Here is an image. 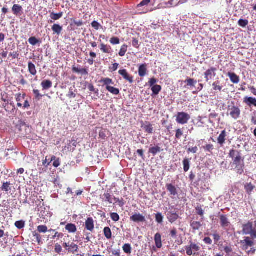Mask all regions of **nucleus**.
<instances>
[{"mask_svg":"<svg viewBox=\"0 0 256 256\" xmlns=\"http://www.w3.org/2000/svg\"><path fill=\"white\" fill-rule=\"evenodd\" d=\"M15 226L18 229H22L24 226V222L22 220L17 221L15 222Z\"/></svg>","mask_w":256,"mask_h":256,"instance_id":"obj_55","label":"nucleus"},{"mask_svg":"<svg viewBox=\"0 0 256 256\" xmlns=\"http://www.w3.org/2000/svg\"><path fill=\"white\" fill-rule=\"evenodd\" d=\"M229 156L232 158V165L234 166L237 172L242 174L244 172V158L242 156L240 151L232 149L229 152Z\"/></svg>","mask_w":256,"mask_h":256,"instance_id":"obj_1","label":"nucleus"},{"mask_svg":"<svg viewBox=\"0 0 256 256\" xmlns=\"http://www.w3.org/2000/svg\"><path fill=\"white\" fill-rule=\"evenodd\" d=\"M227 76L230 78L231 82L234 84H238L240 82V78L235 73L228 72Z\"/></svg>","mask_w":256,"mask_h":256,"instance_id":"obj_21","label":"nucleus"},{"mask_svg":"<svg viewBox=\"0 0 256 256\" xmlns=\"http://www.w3.org/2000/svg\"><path fill=\"white\" fill-rule=\"evenodd\" d=\"M28 70L32 76H36L37 73L35 65L31 62H28Z\"/></svg>","mask_w":256,"mask_h":256,"instance_id":"obj_24","label":"nucleus"},{"mask_svg":"<svg viewBox=\"0 0 256 256\" xmlns=\"http://www.w3.org/2000/svg\"><path fill=\"white\" fill-rule=\"evenodd\" d=\"M190 119V115L185 112H179L176 116V122L181 124H187Z\"/></svg>","mask_w":256,"mask_h":256,"instance_id":"obj_6","label":"nucleus"},{"mask_svg":"<svg viewBox=\"0 0 256 256\" xmlns=\"http://www.w3.org/2000/svg\"><path fill=\"white\" fill-rule=\"evenodd\" d=\"M63 16V12H60L58 14H54V12L50 14V18L54 20H57L60 19Z\"/></svg>","mask_w":256,"mask_h":256,"instance_id":"obj_38","label":"nucleus"},{"mask_svg":"<svg viewBox=\"0 0 256 256\" xmlns=\"http://www.w3.org/2000/svg\"><path fill=\"white\" fill-rule=\"evenodd\" d=\"M33 236L36 239V240L38 242V244H40L42 239L40 235L37 233L36 232H34L33 233Z\"/></svg>","mask_w":256,"mask_h":256,"instance_id":"obj_62","label":"nucleus"},{"mask_svg":"<svg viewBox=\"0 0 256 256\" xmlns=\"http://www.w3.org/2000/svg\"><path fill=\"white\" fill-rule=\"evenodd\" d=\"M100 198L102 202H107L109 204H112L113 202L112 200H114V196L110 194V193L108 191H106L103 195L101 196Z\"/></svg>","mask_w":256,"mask_h":256,"instance_id":"obj_11","label":"nucleus"},{"mask_svg":"<svg viewBox=\"0 0 256 256\" xmlns=\"http://www.w3.org/2000/svg\"><path fill=\"white\" fill-rule=\"evenodd\" d=\"M12 11L14 14L16 16H19L22 14V8L19 4H15L12 8Z\"/></svg>","mask_w":256,"mask_h":256,"instance_id":"obj_19","label":"nucleus"},{"mask_svg":"<svg viewBox=\"0 0 256 256\" xmlns=\"http://www.w3.org/2000/svg\"><path fill=\"white\" fill-rule=\"evenodd\" d=\"M252 222H248L243 225L242 232L244 234H250L252 238H256V228H252Z\"/></svg>","mask_w":256,"mask_h":256,"instance_id":"obj_5","label":"nucleus"},{"mask_svg":"<svg viewBox=\"0 0 256 256\" xmlns=\"http://www.w3.org/2000/svg\"><path fill=\"white\" fill-rule=\"evenodd\" d=\"M214 240L215 244H217L218 241L220 240V236L219 234L214 233L212 234Z\"/></svg>","mask_w":256,"mask_h":256,"instance_id":"obj_64","label":"nucleus"},{"mask_svg":"<svg viewBox=\"0 0 256 256\" xmlns=\"http://www.w3.org/2000/svg\"><path fill=\"white\" fill-rule=\"evenodd\" d=\"M127 50H128L127 45L123 44L119 52V53H118L119 56H124L125 55L126 52H127Z\"/></svg>","mask_w":256,"mask_h":256,"instance_id":"obj_44","label":"nucleus"},{"mask_svg":"<svg viewBox=\"0 0 256 256\" xmlns=\"http://www.w3.org/2000/svg\"><path fill=\"white\" fill-rule=\"evenodd\" d=\"M155 218H156V221L158 224H162V223L163 220H164V216L162 215V213L158 212L157 214H156Z\"/></svg>","mask_w":256,"mask_h":256,"instance_id":"obj_45","label":"nucleus"},{"mask_svg":"<svg viewBox=\"0 0 256 256\" xmlns=\"http://www.w3.org/2000/svg\"><path fill=\"white\" fill-rule=\"evenodd\" d=\"M52 161L54 162L52 165L54 167L58 168L60 166V158H57L54 156H52L51 158L50 162Z\"/></svg>","mask_w":256,"mask_h":256,"instance_id":"obj_39","label":"nucleus"},{"mask_svg":"<svg viewBox=\"0 0 256 256\" xmlns=\"http://www.w3.org/2000/svg\"><path fill=\"white\" fill-rule=\"evenodd\" d=\"M28 42L30 44L35 46L39 42V40L36 37L32 36L28 39Z\"/></svg>","mask_w":256,"mask_h":256,"instance_id":"obj_51","label":"nucleus"},{"mask_svg":"<svg viewBox=\"0 0 256 256\" xmlns=\"http://www.w3.org/2000/svg\"><path fill=\"white\" fill-rule=\"evenodd\" d=\"M38 230L40 232L45 233L48 231V228L46 226L40 225L38 226Z\"/></svg>","mask_w":256,"mask_h":256,"instance_id":"obj_54","label":"nucleus"},{"mask_svg":"<svg viewBox=\"0 0 256 256\" xmlns=\"http://www.w3.org/2000/svg\"><path fill=\"white\" fill-rule=\"evenodd\" d=\"M176 210V208H175L174 206H172L169 208L166 214L168 222L171 224L174 223L180 218Z\"/></svg>","mask_w":256,"mask_h":256,"instance_id":"obj_4","label":"nucleus"},{"mask_svg":"<svg viewBox=\"0 0 256 256\" xmlns=\"http://www.w3.org/2000/svg\"><path fill=\"white\" fill-rule=\"evenodd\" d=\"M220 224L222 227L226 228L230 225V222L225 215L220 216Z\"/></svg>","mask_w":256,"mask_h":256,"instance_id":"obj_16","label":"nucleus"},{"mask_svg":"<svg viewBox=\"0 0 256 256\" xmlns=\"http://www.w3.org/2000/svg\"><path fill=\"white\" fill-rule=\"evenodd\" d=\"M138 74L140 77H144L146 74L147 68L146 64H142L138 68Z\"/></svg>","mask_w":256,"mask_h":256,"instance_id":"obj_26","label":"nucleus"},{"mask_svg":"<svg viewBox=\"0 0 256 256\" xmlns=\"http://www.w3.org/2000/svg\"><path fill=\"white\" fill-rule=\"evenodd\" d=\"M150 2V0H142L137 5V8L147 6Z\"/></svg>","mask_w":256,"mask_h":256,"instance_id":"obj_61","label":"nucleus"},{"mask_svg":"<svg viewBox=\"0 0 256 256\" xmlns=\"http://www.w3.org/2000/svg\"><path fill=\"white\" fill-rule=\"evenodd\" d=\"M218 70V68L216 67H210L208 68L204 72V76L206 82H208L210 80H212L213 78L216 76V72Z\"/></svg>","mask_w":256,"mask_h":256,"instance_id":"obj_7","label":"nucleus"},{"mask_svg":"<svg viewBox=\"0 0 256 256\" xmlns=\"http://www.w3.org/2000/svg\"><path fill=\"white\" fill-rule=\"evenodd\" d=\"M33 93L34 95V98L36 100H40L41 98L43 96V95L41 94L40 93V91L38 90L34 89Z\"/></svg>","mask_w":256,"mask_h":256,"instance_id":"obj_47","label":"nucleus"},{"mask_svg":"<svg viewBox=\"0 0 256 256\" xmlns=\"http://www.w3.org/2000/svg\"><path fill=\"white\" fill-rule=\"evenodd\" d=\"M10 182H3L2 187L0 188L2 190L6 192L7 193L10 192L12 190V188L10 187Z\"/></svg>","mask_w":256,"mask_h":256,"instance_id":"obj_27","label":"nucleus"},{"mask_svg":"<svg viewBox=\"0 0 256 256\" xmlns=\"http://www.w3.org/2000/svg\"><path fill=\"white\" fill-rule=\"evenodd\" d=\"M184 170L185 172H187L190 168V160L186 158L183 160Z\"/></svg>","mask_w":256,"mask_h":256,"instance_id":"obj_40","label":"nucleus"},{"mask_svg":"<svg viewBox=\"0 0 256 256\" xmlns=\"http://www.w3.org/2000/svg\"><path fill=\"white\" fill-rule=\"evenodd\" d=\"M161 151V148L158 146H156L150 148L148 153L152 154L154 156H155L157 154L160 152Z\"/></svg>","mask_w":256,"mask_h":256,"instance_id":"obj_28","label":"nucleus"},{"mask_svg":"<svg viewBox=\"0 0 256 256\" xmlns=\"http://www.w3.org/2000/svg\"><path fill=\"white\" fill-rule=\"evenodd\" d=\"M62 248L60 244H56L54 246V251L58 254H60L62 252Z\"/></svg>","mask_w":256,"mask_h":256,"instance_id":"obj_57","label":"nucleus"},{"mask_svg":"<svg viewBox=\"0 0 256 256\" xmlns=\"http://www.w3.org/2000/svg\"><path fill=\"white\" fill-rule=\"evenodd\" d=\"M254 188L255 186L251 182L247 183L244 186V189L248 194H252Z\"/></svg>","mask_w":256,"mask_h":256,"instance_id":"obj_34","label":"nucleus"},{"mask_svg":"<svg viewBox=\"0 0 256 256\" xmlns=\"http://www.w3.org/2000/svg\"><path fill=\"white\" fill-rule=\"evenodd\" d=\"M107 129H103L99 132V138L102 140H105L107 137V134L108 132Z\"/></svg>","mask_w":256,"mask_h":256,"instance_id":"obj_42","label":"nucleus"},{"mask_svg":"<svg viewBox=\"0 0 256 256\" xmlns=\"http://www.w3.org/2000/svg\"><path fill=\"white\" fill-rule=\"evenodd\" d=\"M244 102L250 107L252 106L256 107V98H254L246 96L244 98Z\"/></svg>","mask_w":256,"mask_h":256,"instance_id":"obj_14","label":"nucleus"},{"mask_svg":"<svg viewBox=\"0 0 256 256\" xmlns=\"http://www.w3.org/2000/svg\"><path fill=\"white\" fill-rule=\"evenodd\" d=\"M120 40L118 37H112L110 40V42L112 44H120Z\"/></svg>","mask_w":256,"mask_h":256,"instance_id":"obj_58","label":"nucleus"},{"mask_svg":"<svg viewBox=\"0 0 256 256\" xmlns=\"http://www.w3.org/2000/svg\"><path fill=\"white\" fill-rule=\"evenodd\" d=\"M99 82L103 84V86H110V84H114L112 80L108 78H102L99 81Z\"/></svg>","mask_w":256,"mask_h":256,"instance_id":"obj_33","label":"nucleus"},{"mask_svg":"<svg viewBox=\"0 0 256 256\" xmlns=\"http://www.w3.org/2000/svg\"><path fill=\"white\" fill-rule=\"evenodd\" d=\"M124 252L127 254H130L132 248L131 245L129 244H126L122 246Z\"/></svg>","mask_w":256,"mask_h":256,"instance_id":"obj_43","label":"nucleus"},{"mask_svg":"<svg viewBox=\"0 0 256 256\" xmlns=\"http://www.w3.org/2000/svg\"><path fill=\"white\" fill-rule=\"evenodd\" d=\"M106 88L107 90L113 94L118 95L120 94V90L118 88H115L113 86H106Z\"/></svg>","mask_w":256,"mask_h":256,"instance_id":"obj_37","label":"nucleus"},{"mask_svg":"<svg viewBox=\"0 0 256 256\" xmlns=\"http://www.w3.org/2000/svg\"><path fill=\"white\" fill-rule=\"evenodd\" d=\"M118 74L122 76V78L126 81L128 82L130 84L134 82V78L132 76L130 75L125 69L120 70L118 71Z\"/></svg>","mask_w":256,"mask_h":256,"instance_id":"obj_9","label":"nucleus"},{"mask_svg":"<svg viewBox=\"0 0 256 256\" xmlns=\"http://www.w3.org/2000/svg\"><path fill=\"white\" fill-rule=\"evenodd\" d=\"M65 228L70 233H74L76 232V226L74 224H68L66 225Z\"/></svg>","mask_w":256,"mask_h":256,"instance_id":"obj_32","label":"nucleus"},{"mask_svg":"<svg viewBox=\"0 0 256 256\" xmlns=\"http://www.w3.org/2000/svg\"><path fill=\"white\" fill-rule=\"evenodd\" d=\"M88 88L90 92H94L97 96L98 95V90L96 89L92 84H90L88 86Z\"/></svg>","mask_w":256,"mask_h":256,"instance_id":"obj_59","label":"nucleus"},{"mask_svg":"<svg viewBox=\"0 0 256 256\" xmlns=\"http://www.w3.org/2000/svg\"><path fill=\"white\" fill-rule=\"evenodd\" d=\"M154 240L156 244V246L158 248H160L162 247V241L161 234L158 232L154 236Z\"/></svg>","mask_w":256,"mask_h":256,"instance_id":"obj_18","label":"nucleus"},{"mask_svg":"<svg viewBox=\"0 0 256 256\" xmlns=\"http://www.w3.org/2000/svg\"><path fill=\"white\" fill-rule=\"evenodd\" d=\"M110 218H111L112 220L115 222H118L120 220V216L116 212L111 213L110 214Z\"/></svg>","mask_w":256,"mask_h":256,"instance_id":"obj_53","label":"nucleus"},{"mask_svg":"<svg viewBox=\"0 0 256 256\" xmlns=\"http://www.w3.org/2000/svg\"><path fill=\"white\" fill-rule=\"evenodd\" d=\"M240 108L234 102H232V105L228 106L227 115H230L234 120H237L240 117Z\"/></svg>","mask_w":256,"mask_h":256,"instance_id":"obj_2","label":"nucleus"},{"mask_svg":"<svg viewBox=\"0 0 256 256\" xmlns=\"http://www.w3.org/2000/svg\"><path fill=\"white\" fill-rule=\"evenodd\" d=\"M130 220L135 222H143L146 221L144 216L140 214H136L130 216Z\"/></svg>","mask_w":256,"mask_h":256,"instance_id":"obj_12","label":"nucleus"},{"mask_svg":"<svg viewBox=\"0 0 256 256\" xmlns=\"http://www.w3.org/2000/svg\"><path fill=\"white\" fill-rule=\"evenodd\" d=\"M132 46L136 48H139V46H140L139 42L137 38H133L132 40Z\"/></svg>","mask_w":256,"mask_h":256,"instance_id":"obj_63","label":"nucleus"},{"mask_svg":"<svg viewBox=\"0 0 256 256\" xmlns=\"http://www.w3.org/2000/svg\"><path fill=\"white\" fill-rule=\"evenodd\" d=\"M226 130H222L218 137V142L221 146H223L224 144L225 143L226 140Z\"/></svg>","mask_w":256,"mask_h":256,"instance_id":"obj_17","label":"nucleus"},{"mask_svg":"<svg viewBox=\"0 0 256 256\" xmlns=\"http://www.w3.org/2000/svg\"><path fill=\"white\" fill-rule=\"evenodd\" d=\"M240 243L243 244L244 249L246 250L248 246H252L254 242L250 237H246L244 240H241Z\"/></svg>","mask_w":256,"mask_h":256,"instance_id":"obj_15","label":"nucleus"},{"mask_svg":"<svg viewBox=\"0 0 256 256\" xmlns=\"http://www.w3.org/2000/svg\"><path fill=\"white\" fill-rule=\"evenodd\" d=\"M184 134L182 130L180 128H178L176 130V138L178 140H180Z\"/></svg>","mask_w":256,"mask_h":256,"instance_id":"obj_49","label":"nucleus"},{"mask_svg":"<svg viewBox=\"0 0 256 256\" xmlns=\"http://www.w3.org/2000/svg\"><path fill=\"white\" fill-rule=\"evenodd\" d=\"M162 90V86L160 85H154L152 86V90L154 95H158Z\"/></svg>","mask_w":256,"mask_h":256,"instance_id":"obj_41","label":"nucleus"},{"mask_svg":"<svg viewBox=\"0 0 256 256\" xmlns=\"http://www.w3.org/2000/svg\"><path fill=\"white\" fill-rule=\"evenodd\" d=\"M196 211L197 214L200 215V216L203 217L204 214V212L203 210L202 209V206H198L196 208Z\"/></svg>","mask_w":256,"mask_h":256,"instance_id":"obj_60","label":"nucleus"},{"mask_svg":"<svg viewBox=\"0 0 256 256\" xmlns=\"http://www.w3.org/2000/svg\"><path fill=\"white\" fill-rule=\"evenodd\" d=\"M15 96L16 100L18 102L17 106L18 107H22V102L24 100L26 94H23L22 95L20 94H16Z\"/></svg>","mask_w":256,"mask_h":256,"instance_id":"obj_20","label":"nucleus"},{"mask_svg":"<svg viewBox=\"0 0 256 256\" xmlns=\"http://www.w3.org/2000/svg\"><path fill=\"white\" fill-rule=\"evenodd\" d=\"M167 190L170 192L172 198H174V196L178 194L176 187L172 184H166Z\"/></svg>","mask_w":256,"mask_h":256,"instance_id":"obj_10","label":"nucleus"},{"mask_svg":"<svg viewBox=\"0 0 256 256\" xmlns=\"http://www.w3.org/2000/svg\"><path fill=\"white\" fill-rule=\"evenodd\" d=\"M52 30L54 32V34H56L59 36L62 30V27L60 24H55L52 26Z\"/></svg>","mask_w":256,"mask_h":256,"instance_id":"obj_25","label":"nucleus"},{"mask_svg":"<svg viewBox=\"0 0 256 256\" xmlns=\"http://www.w3.org/2000/svg\"><path fill=\"white\" fill-rule=\"evenodd\" d=\"M203 148L206 152L212 153V151L214 150V146L212 144H207L205 146H203Z\"/></svg>","mask_w":256,"mask_h":256,"instance_id":"obj_50","label":"nucleus"},{"mask_svg":"<svg viewBox=\"0 0 256 256\" xmlns=\"http://www.w3.org/2000/svg\"><path fill=\"white\" fill-rule=\"evenodd\" d=\"M104 234L107 239L110 240L112 238V233L111 230L109 227H106L104 228Z\"/></svg>","mask_w":256,"mask_h":256,"instance_id":"obj_35","label":"nucleus"},{"mask_svg":"<svg viewBox=\"0 0 256 256\" xmlns=\"http://www.w3.org/2000/svg\"><path fill=\"white\" fill-rule=\"evenodd\" d=\"M67 250L69 252L75 254L78 252V246L76 244H74V242H71L70 244L69 248H67Z\"/></svg>","mask_w":256,"mask_h":256,"instance_id":"obj_23","label":"nucleus"},{"mask_svg":"<svg viewBox=\"0 0 256 256\" xmlns=\"http://www.w3.org/2000/svg\"><path fill=\"white\" fill-rule=\"evenodd\" d=\"M142 128L148 134H152L154 133V128L152 125L149 122H142Z\"/></svg>","mask_w":256,"mask_h":256,"instance_id":"obj_8","label":"nucleus"},{"mask_svg":"<svg viewBox=\"0 0 256 256\" xmlns=\"http://www.w3.org/2000/svg\"><path fill=\"white\" fill-rule=\"evenodd\" d=\"M248 24V21L246 20L240 19L238 22V24L240 26L244 28Z\"/></svg>","mask_w":256,"mask_h":256,"instance_id":"obj_52","label":"nucleus"},{"mask_svg":"<svg viewBox=\"0 0 256 256\" xmlns=\"http://www.w3.org/2000/svg\"><path fill=\"white\" fill-rule=\"evenodd\" d=\"M223 250L227 254H229L232 251V246L230 244L224 246Z\"/></svg>","mask_w":256,"mask_h":256,"instance_id":"obj_56","label":"nucleus"},{"mask_svg":"<svg viewBox=\"0 0 256 256\" xmlns=\"http://www.w3.org/2000/svg\"><path fill=\"white\" fill-rule=\"evenodd\" d=\"M190 226L194 231L198 230L202 226L201 223L199 222L194 221L190 223Z\"/></svg>","mask_w":256,"mask_h":256,"instance_id":"obj_36","label":"nucleus"},{"mask_svg":"<svg viewBox=\"0 0 256 256\" xmlns=\"http://www.w3.org/2000/svg\"><path fill=\"white\" fill-rule=\"evenodd\" d=\"M52 84V82L50 80H44L41 83V86L44 90H46L51 88Z\"/></svg>","mask_w":256,"mask_h":256,"instance_id":"obj_30","label":"nucleus"},{"mask_svg":"<svg viewBox=\"0 0 256 256\" xmlns=\"http://www.w3.org/2000/svg\"><path fill=\"white\" fill-rule=\"evenodd\" d=\"M85 228L88 230L92 232L94 228V222L92 218H88L85 222Z\"/></svg>","mask_w":256,"mask_h":256,"instance_id":"obj_13","label":"nucleus"},{"mask_svg":"<svg viewBox=\"0 0 256 256\" xmlns=\"http://www.w3.org/2000/svg\"><path fill=\"white\" fill-rule=\"evenodd\" d=\"M189 245L185 247V250L188 256H198L199 255V252L200 250V247L198 244L190 241Z\"/></svg>","mask_w":256,"mask_h":256,"instance_id":"obj_3","label":"nucleus"},{"mask_svg":"<svg viewBox=\"0 0 256 256\" xmlns=\"http://www.w3.org/2000/svg\"><path fill=\"white\" fill-rule=\"evenodd\" d=\"M212 86L214 91H218L219 92L222 91L223 86L220 81L217 80L214 82L212 84Z\"/></svg>","mask_w":256,"mask_h":256,"instance_id":"obj_29","label":"nucleus"},{"mask_svg":"<svg viewBox=\"0 0 256 256\" xmlns=\"http://www.w3.org/2000/svg\"><path fill=\"white\" fill-rule=\"evenodd\" d=\"M100 49L102 52L105 54H110L112 52V49L110 46L105 44L103 43L100 44Z\"/></svg>","mask_w":256,"mask_h":256,"instance_id":"obj_22","label":"nucleus"},{"mask_svg":"<svg viewBox=\"0 0 256 256\" xmlns=\"http://www.w3.org/2000/svg\"><path fill=\"white\" fill-rule=\"evenodd\" d=\"M196 82V80L190 78H187L185 81V82L186 83V85L190 86H194Z\"/></svg>","mask_w":256,"mask_h":256,"instance_id":"obj_46","label":"nucleus"},{"mask_svg":"<svg viewBox=\"0 0 256 256\" xmlns=\"http://www.w3.org/2000/svg\"><path fill=\"white\" fill-rule=\"evenodd\" d=\"M72 70L73 72L81 74L82 75H88V70L84 68H79L76 67H72Z\"/></svg>","mask_w":256,"mask_h":256,"instance_id":"obj_31","label":"nucleus"},{"mask_svg":"<svg viewBox=\"0 0 256 256\" xmlns=\"http://www.w3.org/2000/svg\"><path fill=\"white\" fill-rule=\"evenodd\" d=\"M92 26L96 30H98L100 28H102V25L98 23L97 21L94 20L91 23Z\"/></svg>","mask_w":256,"mask_h":256,"instance_id":"obj_48","label":"nucleus"}]
</instances>
